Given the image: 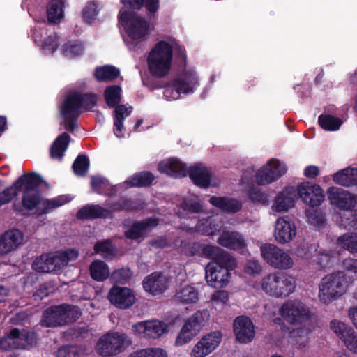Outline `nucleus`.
<instances>
[{
    "label": "nucleus",
    "instance_id": "nucleus-1",
    "mask_svg": "<svg viewBox=\"0 0 357 357\" xmlns=\"http://www.w3.org/2000/svg\"><path fill=\"white\" fill-rule=\"evenodd\" d=\"M172 56V46L168 42L160 40L157 43L147 58L150 73L155 77H165L171 69Z\"/></svg>",
    "mask_w": 357,
    "mask_h": 357
},
{
    "label": "nucleus",
    "instance_id": "nucleus-2",
    "mask_svg": "<svg viewBox=\"0 0 357 357\" xmlns=\"http://www.w3.org/2000/svg\"><path fill=\"white\" fill-rule=\"evenodd\" d=\"M81 315L82 312L77 305H52L44 310L41 322L46 327L62 326L75 322Z\"/></svg>",
    "mask_w": 357,
    "mask_h": 357
},
{
    "label": "nucleus",
    "instance_id": "nucleus-3",
    "mask_svg": "<svg viewBox=\"0 0 357 357\" xmlns=\"http://www.w3.org/2000/svg\"><path fill=\"white\" fill-rule=\"evenodd\" d=\"M347 280L344 272L337 271L326 275L319 284V298L328 304L341 297L347 291Z\"/></svg>",
    "mask_w": 357,
    "mask_h": 357
},
{
    "label": "nucleus",
    "instance_id": "nucleus-4",
    "mask_svg": "<svg viewBox=\"0 0 357 357\" xmlns=\"http://www.w3.org/2000/svg\"><path fill=\"white\" fill-rule=\"evenodd\" d=\"M261 288L271 296L287 297L294 291L296 280L294 278L285 273H273L261 280Z\"/></svg>",
    "mask_w": 357,
    "mask_h": 357
},
{
    "label": "nucleus",
    "instance_id": "nucleus-5",
    "mask_svg": "<svg viewBox=\"0 0 357 357\" xmlns=\"http://www.w3.org/2000/svg\"><path fill=\"white\" fill-rule=\"evenodd\" d=\"M119 19L131 39L144 40L149 35L150 23L144 17L124 10L119 13Z\"/></svg>",
    "mask_w": 357,
    "mask_h": 357
},
{
    "label": "nucleus",
    "instance_id": "nucleus-6",
    "mask_svg": "<svg viewBox=\"0 0 357 357\" xmlns=\"http://www.w3.org/2000/svg\"><path fill=\"white\" fill-rule=\"evenodd\" d=\"M209 317L207 310H198L189 317L178 333L175 344L181 347L189 343L200 332Z\"/></svg>",
    "mask_w": 357,
    "mask_h": 357
},
{
    "label": "nucleus",
    "instance_id": "nucleus-7",
    "mask_svg": "<svg viewBox=\"0 0 357 357\" xmlns=\"http://www.w3.org/2000/svg\"><path fill=\"white\" fill-rule=\"evenodd\" d=\"M36 343V333L27 329L12 328L0 338V349L4 351L27 349Z\"/></svg>",
    "mask_w": 357,
    "mask_h": 357
},
{
    "label": "nucleus",
    "instance_id": "nucleus-8",
    "mask_svg": "<svg viewBox=\"0 0 357 357\" xmlns=\"http://www.w3.org/2000/svg\"><path fill=\"white\" fill-rule=\"evenodd\" d=\"M82 108L79 92L73 91L66 96L60 112L66 130L73 132L77 128L76 122L81 114Z\"/></svg>",
    "mask_w": 357,
    "mask_h": 357
},
{
    "label": "nucleus",
    "instance_id": "nucleus-9",
    "mask_svg": "<svg viewBox=\"0 0 357 357\" xmlns=\"http://www.w3.org/2000/svg\"><path fill=\"white\" fill-rule=\"evenodd\" d=\"M260 251L264 261L275 268L287 270L291 268L294 264L289 255L273 244H264L261 246Z\"/></svg>",
    "mask_w": 357,
    "mask_h": 357
},
{
    "label": "nucleus",
    "instance_id": "nucleus-10",
    "mask_svg": "<svg viewBox=\"0 0 357 357\" xmlns=\"http://www.w3.org/2000/svg\"><path fill=\"white\" fill-rule=\"evenodd\" d=\"M282 318L290 324H301L310 318L309 307L299 300H289L280 308Z\"/></svg>",
    "mask_w": 357,
    "mask_h": 357
},
{
    "label": "nucleus",
    "instance_id": "nucleus-11",
    "mask_svg": "<svg viewBox=\"0 0 357 357\" xmlns=\"http://www.w3.org/2000/svg\"><path fill=\"white\" fill-rule=\"evenodd\" d=\"M127 336L118 332L102 335L97 342L96 349L103 357H109L121 352L126 343Z\"/></svg>",
    "mask_w": 357,
    "mask_h": 357
},
{
    "label": "nucleus",
    "instance_id": "nucleus-12",
    "mask_svg": "<svg viewBox=\"0 0 357 357\" xmlns=\"http://www.w3.org/2000/svg\"><path fill=\"white\" fill-rule=\"evenodd\" d=\"M198 84L199 81L196 73L187 70L173 80L172 86L165 89L164 94L174 100L178 99L181 93L185 94L192 93L195 87Z\"/></svg>",
    "mask_w": 357,
    "mask_h": 357
},
{
    "label": "nucleus",
    "instance_id": "nucleus-13",
    "mask_svg": "<svg viewBox=\"0 0 357 357\" xmlns=\"http://www.w3.org/2000/svg\"><path fill=\"white\" fill-rule=\"evenodd\" d=\"M25 175H28L25 180L28 181L30 178H33L35 181L31 188H27L26 181H24L22 190L24 193L22 199V206L26 209L31 211L34 209L40 202V195L37 189L45 181L43 177L35 172L25 173Z\"/></svg>",
    "mask_w": 357,
    "mask_h": 357
},
{
    "label": "nucleus",
    "instance_id": "nucleus-14",
    "mask_svg": "<svg viewBox=\"0 0 357 357\" xmlns=\"http://www.w3.org/2000/svg\"><path fill=\"white\" fill-rule=\"evenodd\" d=\"M297 192L303 202L312 208L320 206L325 198L320 185L310 181H305L298 185Z\"/></svg>",
    "mask_w": 357,
    "mask_h": 357
},
{
    "label": "nucleus",
    "instance_id": "nucleus-15",
    "mask_svg": "<svg viewBox=\"0 0 357 357\" xmlns=\"http://www.w3.org/2000/svg\"><path fill=\"white\" fill-rule=\"evenodd\" d=\"M286 168L278 159L272 158L266 166L260 168L255 174V181L258 185H264L279 179L286 173Z\"/></svg>",
    "mask_w": 357,
    "mask_h": 357
},
{
    "label": "nucleus",
    "instance_id": "nucleus-16",
    "mask_svg": "<svg viewBox=\"0 0 357 357\" xmlns=\"http://www.w3.org/2000/svg\"><path fill=\"white\" fill-rule=\"evenodd\" d=\"M107 298L112 305L121 310L128 309L136 302L134 291L126 287L113 286L109 291Z\"/></svg>",
    "mask_w": 357,
    "mask_h": 357
},
{
    "label": "nucleus",
    "instance_id": "nucleus-17",
    "mask_svg": "<svg viewBox=\"0 0 357 357\" xmlns=\"http://www.w3.org/2000/svg\"><path fill=\"white\" fill-rule=\"evenodd\" d=\"M331 328L347 349L353 354H357V333L354 328L337 320L331 321Z\"/></svg>",
    "mask_w": 357,
    "mask_h": 357
},
{
    "label": "nucleus",
    "instance_id": "nucleus-18",
    "mask_svg": "<svg viewBox=\"0 0 357 357\" xmlns=\"http://www.w3.org/2000/svg\"><path fill=\"white\" fill-rule=\"evenodd\" d=\"M222 340V333L219 331L211 332L194 346L191 357H205L213 351Z\"/></svg>",
    "mask_w": 357,
    "mask_h": 357
},
{
    "label": "nucleus",
    "instance_id": "nucleus-19",
    "mask_svg": "<svg viewBox=\"0 0 357 357\" xmlns=\"http://www.w3.org/2000/svg\"><path fill=\"white\" fill-rule=\"evenodd\" d=\"M222 340V333L219 331L211 332L194 346L191 357H205L213 351Z\"/></svg>",
    "mask_w": 357,
    "mask_h": 357
},
{
    "label": "nucleus",
    "instance_id": "nucleus-20",
    "mask_svg": "<svg viewBox=\"0 0 357 357\" xmlns=\"http://www.w3.org/2000/svg\"><path fill=\"white\" fill-rule=\"evenodd\" d=\"M158 225V219L153 218L134 221L129 228L124 231V236L127 239L132 241L144 239L148 236L152 229Z\"/></svg>",
    "mask_w": 357,
    "mask_h": 357
},
{
    "label": "nucleus",
    "instance_id": "nucleus-21",
    "mask_svg": "<svg viewBox=\"0 0 357 357\" xmlns=\"http://www.w3.org/2000/svg\"><path fill=\"white\" fill-rule=\"evenodd\" d=\"M328 198L331 204L345 211L354 207L356 199L354 195L337 187H331L327 190Z\"/></svg>",
    "mask_w": 357,
    "mask_h": 357
},
{
    "label": "nucleus",
    "instance_id": "nucleus-22",
    "mask_svg": "<svg viewBox=\"0 0 357 357\" xmlns=\"http://www.w3.org/2000/svg\"><path fill=\"white\" fill-rule=\"evenodd\" d=\"M43 26H37L34 28L32 37L36 43L41 45L42 49L47 53L53 54L59 45V37L55 33L47 35L46 21L43 20Z\"/></svg>",
    "mask_w": 357,
    "mask_h": 357
},
{
    "label": "nucleus",
    "instance_id": "nucleus-23",
    "mask_svg": "<svg viewBox=\"0 0 357 357\" xmlns=\"http://www.w3.org/2000/svg\"><path fill=\"white\" fill-rule=\"evenodd\" d=\"M234 333L241 343L250 342L255 337L254 324L245 316L237 317L234 321Z\"/></svg>",
    "mask_w": 357,
    "mask_h": 357
},
{
    "label": "nucleus",
    "instance_id": "nucleus-24",
    "mask_svg": "<svg viewBox=\"0 0 357 357\" xmlns=\"http://www.w3.org/2000/svg\"><path fill=\"white\" fill-rule=\"evenodd\" d=\"M24 239L23 233L17 229H9L0 236V256H4L16 250Z\"/></svg>",
    "mask_w": 357,
    "mask_h": 357
},
{
    "label": "nucleus",
    "instance_id": "nucleus-25",
    "mask_svg": "<svg viewBox=\"0 0 357 357\" xmlns=\"http://www.w3.org/2000/svg\"><path fill=\"white\" fill-rule=\"evenodd\" d=\"M296 234L295 224L289 217L279 218L275 225L274 236L275 240L284 244L291 241Z\"/></svg>",
    "mask_w": 357,
    "mask_h": 357
},
{
    "label": "nucleus",
    "instance_id": "nucleus-26",
    "mask_svg": "<svg viewBox=\"0 0 357 357\" xmlns=\"http://www.w3.org/2000/svg\"><path fill=\"white\" fill-rule=\"evenodd\" d=\"M208 259H211L212 261L207 265L213 264V267L220 270L226 268L229 273L236 267L235 259L218 246L213 245V252L208 256Z\"/></svg>",
    "mask_w": 357,
    "mask_h": 357
},
{
    "label": "nucleus",
    "instance_id": "nucleus-27",
    "mask_svg": "<svg viewBox=\"0 0 357 357\" xmlns=\"http://www.w3.org/2000/svg\"><path fill=\"white\" fill-rule=\"evenodd\" d=\"M205 278L208 285L216 288H222L227 285L231 278V273L227 269H218L213 265H206Z\"/></svg>",
    "mask_w": 357,
    "mask_h": 357
},
{
    "label": "nucleus",
    "instance_id": "nucleus-28",
    "mask_svg": "<svg viewBox=\"0 0 357 357\" xmlns=\"http://www.w3.org/2000/svg\"><path fill=\"white\" fill-rule=\"evenodd\" d=\"M28 175L23 174L20 176L10 187L5 188L0 192V206L10 202L15 197L17 196L18 192L22 190L24 182L26 181L27 188H31L32 185L35 183L33 178L29 180H25Z\"/></svg>",
    "mask_w": 357,
    "mask_h": 357
},
{
    "label": "nucleus",
    "instance_id": "nucleus-29",
    "mask_svg": "<svg viewBox=\"0 0 357 357\" xmlns=\"http://www.w3.org/2000/svg\"><path fill=\"white\" fill-rule=\"evenodd\" d=\"M167 287V280L161 272H153L143 280V288L153 295L162 294Z\"/></svg>",
    "mask_w": 357,
    "mask_h": 357
},
{
    "label": "nucleus",
    "instance_id": "nucleus-30",
    "mask_svg": "<svg viewBox=\"0 0 357 357\" xmlns=\"http://www.w3.org/2000/svg\"><path fill=\"white\" fill-rule=\"evenodd\" d=\"M79 220H96L112 218L111 211L99 204H86L82 206L77 213Z\"/></svg>",
    "mask_w": 357,
    "mask_h": 357
},
{
    "label": "nucleus",
    "instance_id": "nucleus-31",
    "mask_svg": "<svg viewBox=\"0 0 357 357\" xmlns=\"http://www.w3.org/2000/svg\"><path fill=\"white\" fill-rule=\"evenodd\" d=\"M158 169L160 173L176 178L187 176L188 170L186 165L177 158L160 162Z\"/></svg>",
    "mask_w": 357,
    "mask_h": 357
},
{
    "label": "nucleus",
    "instance_id": "nucleus-32",
    "mask_svg": "<svg viewBox=\"0 0 357 357\" xmlns=\"http://www.w3.org/2000/svg\"><path fill=\"white\" fill-rule=\"evenodd\" d=\"M59 261V259L56 256L51 253L43 254L36 257L33 262L32 267L38 272L50 273L56 271L60 268Z\"/></svg>",
    "mask_w": 357,
    "mask_h": 357
},
{
    "label": "nucleus",
    "instance_id": "nucleus-33",
    "mask_svg": "<svg viewBox=\"0 0 357 357\" xmlns=\"http://www.w3.org/2000/svg\"><path fill=\"white\" fill-rule=\"evenodd\" d=\"M127 9L139 10L145 8L149 18L154 17L160 8V0H121Z\"/></svg>",
    "mask_w": 357,
    "mask_h": 357
},
{
    "label": "nucleus",
    "instance_id": "nucleus-34",
    "mask_svg": "<svg viewBox=\"0 0 357 357\" xmlns=\"http://www.w3.org/2000/svg\"><path fill=\"white\" fill-rule=\"evenodd\" d=\"M181 215L183 218H197L196 215L203 211V204L198 197H188L180 204Z\"/></svg>",
    "mask_w": 357,
    "mask_h": 357
},
{
    "label": "nucleus",
    "instance_id": "nucleus-35",
    "mask_svg": "<svg viewBox=\"0 0 357 357\" xmlns=\"http://www.w3.org/2000/svg\"><path fill=\"white\" fill-rule=\"evenodd\" d=\"M294 202L295 190L287 188L277 195L272 208L277 212H285L294 206Z\"/></svg>",
    "mask_w": 357,
    "mask_h": 357
},
{
    "label": "nucleus",
    "instance_id": "nucleus-36",
    "mask_svg": "<svg viewBox=\"0 0 357 357\" xmlns=\"http://www.w3.org/2000/svg\"><path fill=\"white\" fill-rule=\"evenodd\" d=\"M209 203L228 213H236L242 208V203L232 197L212 196Z\"/></svg>",
    "mask_w": 357,
    "mask_h": 357
},
{
    "label": "nucleus",
    "instance_id": "nucleus-37",
    "mask_svg": "<svg viewBox=\"0 0 357 357\" xmlns=\"http://www.w3.org/2000/svg\"><path fill=\"white\" fill-rule=\"evenodd\" d=\"M218 243L231 250L242 249L245 246V240L237 231H224L218 237Z\"/></svg>",
    "mask_w": 357,
    "mask_h": 357
},
{
    "label": "nucleus",
    "instance_id": "nucleus-38",
    "mask_svg": "<svg viewBox=\"0 0 357 357\" xmlns=\"http://www.w3.org/2000/svg\"><path fill=\"white\" fill-rule=\"evenodd\" d=\"M188 174L192 182L202 188L210 186L211 174L204 167L194 166L189 168Z\"/></svg>",
    "mask_w": 357,
    "mask_h": 357
},
{
    "label": "nucleus",
    "instance_id": "nucleus-39",
    "mask_svg": "<svg viewBox=\"0 0 357 357\" xmlns=\"http://www.w3.org/2000/svg\"><path fill=\"white\" fill-rule=\"evenodd\" d=\"M65 0H52L47 5V23L58 24L64 17Z\"/></svg>",
    "mask_w": 357,
    "mask_h": 357
},
{
    "label": "nucleus",
    "instance_id": "nucleus-40",
    "mask_svg": "<svg viewBox=\"0 0 357 357\" xmlns=\"http://www.w3.org/2000/svg\"><path fill=\"white\" fill-rule=\"evenodd\" d=\"M333 181L342 186L357 185V168L347 167L333 174Z\"/></svg>",
    "mask_w": 357,
    "mask_h": 357
},
{
    "label": "nucleus",
    "instance_id": "nucleus-41",
    "mask_svg": "<svg viewBox=\"0 0 357 357\" xmlns=\"http://www.w3.org/2000/svg\"><path fill=\"white\" fill-rule=\"evenodd\" d=\"M131 109V107L127 108L125 105H119L114 110V133L118 138H122L125 135L123 121L126 116L130 114Z\"/></svg>",
    "mask_w": 357,
    "mask_h": 357
},
{
    "label": "nucleus",
    "instance_id": "nucleus-42",
    "mask_svg": "<svg viewBox=\"0 0 357 357\" xmlns=\"http://www.w3.org/2000/svg\"><path fill=\"white\" fill-rule=\"evenodd\" d=\"M70 140V137L67 132L59 135L51 146L50 157L54 159H62Z\"/></svg>",
    "mask_w": 357,
    "mask_h": 357
},
{
    "label": "nucleus",
    "instance_id": "nucleus-43",
    "mask_svg": "<svg viewBox=\"0 0 357 357\" xmlns=\"http://www.w3.org/2000/svg\"><path fill=\"white\" fill-rule=\"evenodd\" d=\"M107 205L111 214L114 212L132 211L139 208L138 203L126 196H121L116 201L109 202Z\"/></svg>",
    "mask_w": 357,
    "mask_h": 357
},
{
    "label": "nucleus",
    "instance_id": "nucleus-44",
    "mask_svg": "<svg viewBox=\"0 0 357 357\" xmlns=\"http://www.w3.org/2000/svg\"><path fill=\"white\" fill-rule=\"evenodd\" d=\"M184 252L189 257H205L208 258L213 250V245L202 244L198 242L189 243L184 245Z\"/></svg>",
    "mask_w": 357,
    "mask_h": 357
},
{
    "label": "nucleus",
    "instance_id": "nucleus-45",
    "mask_svg": "<svg viewBox=\"0 0 357 357\" xmlns=\"http://www.w3.org/2000/svg\"><path fill=\"white\" fill-rule=\"evenodd\" d=\"M89 273L93 280L103 282L109 278V268L105 261L96 259L91 263Z\"/></svg>",
    "mask_w": 357,
    "mask_h": 357
},
{
    "label": "nucleus",
    "instance_id": "nucleus-46",
    "mask_svg": "<svg viewBox=\"0 0 357 357\" xmlns=\"http://www.w3.org/2000/svg\"><path fill=\"white\" fill-rule=\"evenodd\" d=\"M155 176L149 171L137 172L126 182L130 187L146 188L151 185Z\"/></svg>",
    "mask_w": 357,
    "mask_h": 357
},
{
    "label": "nucleus",
    "instance_id": "nucleus-47",
    "mask_svg": "<svg viewBox=\"0 0 357 357\" xmlns=\"http://www.w3.org/2000/svg\"><path fill=\"white\" fill-rule=\"evenodd\" d=\"M119 75V69L110 65L97 67L94 72V77L98 82L114 81Z\"/></svg>",
    "mask_w": 357,
    "mask_h": 357
},
{
    "label": "nucleus",
    "instance_id": "nucleus-48",
    "mask_svg": "<svg viewBox=\"0 0 357 357\" xmlns=\"http://www.w3.org/2000/svg\"><path fill=\"white\" fill-rule=\"evenodd\" d=\"M121 87L119 85L107 86L104 91V98L109 107H118L121 101Z\"/></svg>",
    "mask_w": 357,
    "mask_h": 357
},
{
    "label": "nucleus",
    "instance_id": "nucleus-49",
    "mask_svg": "<svg viewBox=\"0 0 357 357\" xmlns=\"http://www.w3.org/2000/svg\"><path fill=\"white\" fill-rule=\"evenodd\" d=\"M176 300L181 303H194L199 299L197 290L191 286H186L177 291Z\"/></svg>",
    "mask_w": 357,
    "mask_h": 357
},
{
    "label": "nucleus",
    "instance_id": "nucleus-50",
    "mask_svg": "<svg viewBox=\"0 0 357 357\" xmlns=\"http://www.w3.org/2000/svg\"><path fill=\"white\" fill-rule=\"evenodd\" d=\"M318 123L320 127L325 130L336 131L339 130L343 121L339 117L322 114L319 116Z\"/></svg>",
    "mask_w": 357,
    "mask_h": 357
},
{
    "label": "nucleus",
    "instance_id": "nucleus-51",
    "mask_svg": "<svg viewBox=\"0 0 357 357\" xmlns=\"http://www.w3.org/2000/svg\"><path fill=\"white\" fill-rule=\"evenodd\" d=\"M147 337L159 338L168 331V326L164 321L158 320L147 321Z\"/></svg>",
    "mask_w": 357,
    "mask_h": 357
},
{
    "label": "nucleus",
    "instance_id": "nucleus-52",
    "mask_svg": "<svg viewBox=\"0 0 357 357\" xmlns=\"http://www.w3.org/2000/svg\"><path fill=\"white\" fill-rule=\"evenodd\" d=\"M84 50V43L79 40L68 41L62 46L63 54L69 58L82 55Z\"/></svg>",
    "mask_w": 357,
    "mask_h": 357
},
{
    "label": "nucleus",
    "instance_id": "nucleus-53",
    "mask_svg": "<svg viewBox=\"0 0 357 357\" xmlns=\"http://www.w3.org/2000/svg\"><path fill=\"white\" fill-rule=\"evenodd\" d=\"M71 199L72 198L68 195H63L52 199H46L43 203L45 207L38 209V214H46L48 213L49 210L61 206L68 203Z\"/></svg>",
    "mask_w": 357,
    "mask_h": 357
},
{
    "label": "nucleus",
    "instance_id": "nucleus-54",
    "mask_svg": "<svg viewBox=\"0 0 357 357\" xmlns=\"http://www.w3.org/2000/svg\"><path fill=\"white\" fill-rule=\"evenodd\" d=\"M89 159L84 154L79 155L72 165L73 170L77 176H84L89 171Z\"/></svg>",
    "mask_w": 357,
    "mask_h": 357
},
{
    "label": "nucleus",
    "instance_id": "nucleus-55",
    "mask_svg": "<svg viewBox=\"0 0 357 357\" xmlns=\"http://www.w3.org/2000/svg\"><path fill=\"white\" fill-rule=\"evenodd\" d=\"M340 218L341 225L346 229L357 230V210H347Z\"/></svg>",
    "mask_w": 357,
    "mask_h": 357
},
{
    "label": "nucleus",
    "instance_id": "nucleus-56",
    "mask_svg": "<svg viewBox=\"0 0 357 357\" xmlns=\"http://www.w3.org/2000/svg\"><path fill=\"white\" fill-rule=\"evenodd\" d=\"M337 243L351 252H357V234H344L337 238Z\"/></svg>",
    "mask_w": 357,
    "mask_h": 357
},
{
    "label": "nucleus",
    "instance_id": "nucleus-57",
    "mask_svg": "<svg viewBox=\"0 0 357 357\" xmlns=\"http://www.w3.org/2000/svg\"><path fill=\"white\" fill-rule=\"evenodd\" d=\"M129 357H168L167 352L161 348H147L132 353Z\"/></svg>",
    "mask_w": 357,
    "mask_h": 357
},
{
    "label": "nucleus",
    "instance_id": "nucleus-58",
    "mask_svg": "<svg viewBox=\"0 0 357 357\" xmlns=\"http://www.w3.org/2000/svg\"><path fill=\"white\" fill-rule=\"evenodd\" d=\"M248 196L249 199L255 204H261L262 205L268 204V195L258 188H250L248 190Z\"/></svg>",
    "mask_w": 357,
    "mask_h": 357
},
{
    "label": "nucleus",
    "instance_id": "nucleus-59",
    "mask_svg": "<svg viewBox=\"0 0 357 357\" xmlns=\"http://www.w3.org/2000/svg\"><path fill=\"white\" fill-rule=\"evenodd\" d=\"M308 222L310 225L321 227L324 225L326 217L320 209H313L312 211H307Z\"/></svg>",
    "mask_w": 357,
    "mask_h": 357
},
{
    "label": "nucleus",
    "instance_id": "nucleus-60",
    "mask_svg": "<svg viewBox=\"0 0 357 357\" xmlns=\"http://www.w3.org/2000/svg\"><path fill=\"white\" fill-rule=\"evenodd\" d=\"M81 354L80 349L73 345L61 347L56 351L57 357H80Z\"/></svg>",
    "mask_w": 357,
    "mask_h": 357
},
{
    "label": "nucleus",
    "instance_id": "nucleus-61",
    "mask_svg": "<svg viewBox=\"0 0 357 357\" xmlns=\"http://www.w3.org/2000/svg\"><path fill=\"white\" fill-rule=\"evenodd\" d=\"M82 107L85 110H91L97 105V95L92 93H79Z\"/></svg>",
    "mask_w": 357,
    "mask_h": 357
},
{
    "label": "nucleus",
    "instance_id": "nucleus-62",
    "mask_svg": "<svg viewBox=\"0 0 357 357\" xmlns=\"http://www.w3.org/2000/svg\"><path fill=\"white\" fill-rule=\"evenodd\" d=\"M96 253H101L102 255H112L114 252V248L111 245L109 240L98 241L93 246Z\"/></svg>",
    "mask_w": 357,
    "mask_h": 357
},
{
    "label": "nucleus",
    "instance_id": "nucleus-63",
    "mask_svg": "<svg viewBox=\"0 0 357 357\" xmlns=\"http://www.w3.org/2000/svg\"><path fill=\"white\" fill-rule=\"evenodd\" d=\"M132 272L130 268H121L112 273V278L117 282H126L130 280Z\"/></svg>",
    "mask_w": 357,
    "mask_h": 357
},
{
    "label": "nucleus",
    "instance_id": "nucleus-64",
    "mask_svg": "<svg viewBox=\"0 0 357 357\" xmlns=\"http://www.w3.org/2000/svg\"><path fill=\"white\" fill-rule=\"evenodd\" d=\"M97 7L94 3H88L82 10L84 20L87 23L91 21L97 15Z\"/></svg>",
    "mask_w": 357,
    "mask_h": 357
}]
</instances>
